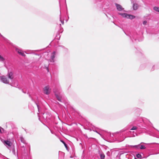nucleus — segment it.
<instances>
[{"mask_svg": "<svg viewBox=\"0 0 159 159\" xmlns=\"http://www.w3.org/2000/svg\"><path fill=\"white\" fill-rule=\"evenodd\" d=\"M120 15L121 16L127 19H133L135 18V16L130 14H128L126 13H119Z\"/></svg>", "mask_w": 159, "mask_h": 159, "instance_id": "1", "label": "nucleus"}, {"mask_svg": "<svg viewBox=\"0 0 159 159\" xmlns=\"http://www.w3.org/2000/svg\"><path fill=\"white\" fill-rule=\"evenodd\" d=\"M0 79L3 83L5 84H8L9 83V80L4 76L0 77Z\"/></svg>", "mask_w": 159, "mask_h": 159, "instance_id": "2", "label": "nucleus"}, {"mask_svg": "<svg viewBox=\"0 0 159 159\" xmlns=\"http://www.w3.org/2000/svg\"><path fill=\"white\" fill-rule=\"evenodd\" d=\"M43 90L44 93L46 94H48L50 93L51 89L48 86H47L44 88Z\"/></svg>", "mask_w": 159, "mask_h": 159, "instance_id": "3", "label": "nucleus"}, {"mask_svg": "<svg viewBox=\"0 0 159 159\" xmlns=\"http://www.w3.org/2000/svg\"><path fill=\"white\" fill-rule=\"evenodd\" d=\"M115 5L117 9L119 11H121L124 9V8L122 7L120 4L116 3Z\"/></svg>", "mask_w": 159, "mask_h": 159, "instance_id": "4", "label": "nucleus"}, {"mask_svg": "<svg viewBox=\"0 0 159 159\" xmlns=\"http://www.w3.org/2000/svg\"><path fill=\"white\" fill-rule=\"evenodd\" d=\"M7 75L8 78L11 80L14 78L13 73L12 72H8Z\"/></svg>", "mask_w": 159, "mask_h": 159, "instance_id": "5", "label": "nucleus"}, {"mask_svg": "<svg viewBox=\"0 0 159 159\" xmlns=\"http://www.w3.org/2000/svg\"><path fill=\"white\" fill-rule=\"evenodd\" d=\"M3 143L6 146H7L8 147H10L12 145L11 143L8 141H4L3 142Z\"/></svg>", "mask_w": 159, "mask_h": 159, "instance_id": "6", "label": "nucleus"}, {"mask_svg": "<svg viewBox=\"0 0 159 159\" xmlns=\"http://www.w3.org/2000/svg\"><path fill=\"white\" fill-rule=\"evenodd\" d=\"M139 7L137 3H133V10H137Z\"/></svg>", "mask_w": 159, "mask_h": 159, "instance_id": "7", "label": "nucleus"}, {"mask_svg": "<svg viewBox=\"0 0 159 159\" xmlns=\"http://www.w3.org/2000/svg\"><path fill=\"white\" fill-rule=\"evenodd\" d=\"M16 51L20 55L22 56H25V54L20 50L19 49L17 48H16Z\"/></svg>", "mask_w": 159, "mask_h": 159, "instance_id": "8", "label": "nucleus"}, {"mask_svg": "<svg viewBox=\"0 0 159 159\" xmlns=\"http://www.w3.org/2000/svg\"><path fill=\"white\" fill-rule=\"evenodd\" d=\"M55 52H53V53L51 56V58L52 59L51 60V61L52 62H54L53 59H54V58L55 57Z\"/></svg>", "mask_w": 159, "mask_h": 159, "instance_id": "9", "label": "nucleus"}, {"mask_svg": "<svg viewBox=\"0 0 159 159\" xmlns=\"http://www.w3.org/2000/svg\"><path fill=\"white\" fill-rule=\"evenodd\" d=\"M55 95L56 96V97L57 99L58 100L60 101H61V99L60 97L59 94V93H55Z\"/></svg>", "mask_w": 159, "mask_h": 159, "instance_id": "10", "label": "nucleus"}, {"mask_svg": "<svg viewBox=\"0 0 159 159\" xmlns=\"http://www.w3.org/2000/svg\"><path fill=\"white\" fill-rule=\"evenodd\" d=\"M5 60V58L2 56L0 55V62H3Z\"/></svg>", "mask_w": 159, "mask_h": 159, "instance_id": "11", "label": "nucleus"}, {"mask_svg": "<svg viewBox=\"0 0 159 159\" xmlns=\"http://www.w3.org/2000/svg\"><path fill=\"white\" fill-rule=\"evenodd\" d=\"M153 9L159 12V7H153Z\"/></svg>", "mask_w": 159, "mask_h": 159, "instance_id": "12", "label": "nucleus"}, {"mask_svg": "<svg viewBox=\"0 0 159 159\" xmlns=\"http://www.w3.org/2000/svg\"><path fill=\"white\" fill-rule=\"evenodd\" d=\"M100 157L101 159H104L105 157V155L103 154H101Z\"/></svg>", "mask_w": 159, "mask_h": 159, "instance_id": "13", "label": "nucleus"}, {"mask_svg": "<svg viewBox=\"0 0 159 159\" xmlns=\"http://www.w3.org/2000/svg\"><path fill=\"white\" fill-rule=\"evenodd\" d=\"M4 129L3 128L0 127V133H2L4 132Z\"/></svg>", "mask_w": 159, "mask_h": 159, "instance_id": "14", "label": "nucleus"}, {"mask_svg": "<svg viewBox=\"0 0 159 159\" xmlns=\"http://www.w3.org/2000/svg\"><path fill=\"white\" fill-rule=\"evenodd\" d=\"M146 148V147L145 146L143 145H141L140 146V148L141 149H144Z\"/></svg>", "mask_w": 159, "mask_h": 159, "instance_id": "15", "label": "nucleus"}, {"mask_svg": "<svg viewBox=\"0 0 159 159\" xmlns=\"http://www.w3.org/2000/svg\"><path fill=\"white\" fill-rule=\"evenodd\" d=\"M136 156L138 158H141L142 157L141 155L140 154H138Z\"/></svg>", "mask_w": 159, "mask_h": 159, "instance_id": "16", "label": "nucleus"}, {"mask_svg": "<svg viewBox=\"0 0 159 159\" xmlns=\"http://www.w3.org/2000/svg\"><path fill=\"white\" fill-rule=\"evenodd\" d=\"M137 129V127L136 126H133V128L131 129V130H136Z\"/></svg>", "mask_w": 159, "mask_h": 159, "instance_id": "17", "label": "nucleus"}, {"mask_svg": "<svg viewBox=\"0 0 159 159\" xmlns=\"http://www.w3.org/2000/svg\"><path fill=\"white\" fill-rule=\"evenodd\" d=\"M147 22L146 21H144L143 22V24L144 25H145L147 24Z\"/></svg>", "mask_w": 159, "mask_h": 159, "instance_id": "18", "label": "nucleus"}, {"mask_svg": "<svg viewBox=\"0 0 159 159\" xmlns=\"http://www.w3.org/2000/svg\"><path fill=\"white\" fill-rule=\"evenodd\" d=\"M138 146H139V145H134V146H131V147L137 148L138 147Z\"/></svg>", "mask_w": 159, "mask_h": 159, "instance_id": "19", "label": "nucleus"}, {"mask_svg": "<svg viewBox=\"0 0 159 159\" xmlns=\"http://www.w3.org/2000/svg\"><path fill=\"white\" fill-rule=\"evenodd\" d=\"M63 142V143L64 144V145H65V146L66 147V145H66V143H64V142Z\"/></svg>", "mask_w": 159, "mask_h": 159, "instance_id": "20", "label": "nucleus"}, {"mask_svg": "<svg viewBox=\"0 0 159 159\" xmlns=\"http://www.w3.org/2000/svg\"><path fill=\"white\" fill-rule=\"evenodd\" d=\"M61 23H62V24H63V23H64V22H63V21H61Z\"/></svg>", "mask_w": 159, "mask_h": 159, "instance_id": "21", "label": "nucleus"}, {"mask_svg": "<svg viewBox=\"0 0 159 159\" xmlns=\"http://www.w3.org/2000/svg\"><path fill=\"white\" fill-rule=\"evenodd\" d=\"M134 159H137V158H135Z\"/></svg>", "mask_w": 159, "mask_h": 159, "instance_id": "22", "label": "nucleus"}]
</instances>
